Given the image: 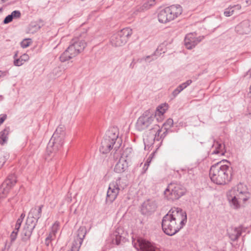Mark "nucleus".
<instances>
[{"mask_svg": "<svg viewBox=\"0 0 251 251\" xmlns=\"http://www.w3.org/2000/svg\"><path fill=\"white\" fill-rule=\"evenodd\" d=\"M59 225V223L56 222L51 227V232L50 233H52V235L54 236H55L56 233L57 232Z\"/></svg>", "mask_w": 251, "mask_h": 251, "instance_id": "nucleus-36", "label": "nucleus"}, {"mask_svg": "<svg viewBox=\"0 0 251 251\" xmlns=\"http://www.w3.org/2000/svg\"><path fill=\"white\" fill-rule=\"evenodd\" d=\"M155 119V115L150 110H146L138 119L135 125L136 129L139 131L149 128L151 130H154L157 126Z\"/></svg>", "mask_w": 251, "mask_h": 251, "instance_id": "nucleus-4", "label": "nucleus"}, {"mask_svg": "<svg viewBox=\"0 0 251 251\" xmlns=\"http://www.w3.org/2000/svg\"><path fill=\"white\" fill-rule=\"evenodd\" d=\"M6 157L1 153H0V169L2 167L4 163L6 162Z\"/></svg>", "mask_w": 251, "mask_h": 251, "instance_id": "nucleus-39", "label": "nucleus"}, {"mask_svg": "<svg viewBox=\"0 0 251 251\" xmlns=\"http://www.w3.org/2000/svg\"><path fill=\"white\" fill-rule=\"evenodd\" d=\"M135 64V62H134V60H133L132 62L130 63L129 67L131 68L134 67V65Z\"/></svg>", "mask_w": 251, "mask_h": 251, "instance_id": "nucleus-52", "label": "nucleus"}, {"mask_svg": "<svg viewBox=\"0 0 251 251\" xmlns=\"http://www.w3.org/2000/svg\"><path fill=\"white\" fill-rule=\"evenodd\" d=\"M157 207V203L155 200L148 199L142 205L141 211L144 215H150L156 210Z\"/></svg>", "mask_w": 251, "mask_h": 251, "instance_id": "nucleus-15", "label": "nucleus"}, {"mask_svg": "<svg viewBox=\"0 0 251 251\" xmlns=\"http://www.w3.org/2000/svg\"><path fill=\"white\" fill-rule=\"evenodd\" d=\"M118 137V131L114 128L108 130L101 141L100 151L102 154L108 153L114 147Z\"/></svg>", "mask_w": 251, "mask_h": 251, "instance_id": "nucleus-5", "label": "nucleus"}, {"mask_svg": "<svg viewBox=\"0 0 251 251\" xmlns=\"http://www.w3.org/2000/svg\"><path fill=\"white\" fill-rule=\"evenodd\" d=\"M2 10V8H0V12H1Z\"/></svg>", "mask_w": 251, "mask_h": 251, "instance_id": "nucleus-60", "label": "nucleus"}, {"mask_svg": "<svg viewBox=\"0 0 251 251\" xmlns=\"http://www.w3.org/2000/svg\"><path fill=\"white\" fill-rule=\"evenodd\" d=\"M247 75H249L250 77H251V69L249 70V71L247 73Z\"/></svg>", "mask_w": 251, "mask_h": 251, "instance_id": "nucleus-54", "label": "nucleus"}, {"mask_svg": "<svg viewBox=\"0 0 251 251\" xmlns=\"http://www.w3.org/2000/svg\"><path fill=\"white\" fill-rule=\"evenodd\" d=\"M64 141L51 137L47 147V152L49 155L53 156L59 151L63 144Z\"/></svg>", "mask_w": 251, "mask_h": 251, "instance_id": "nucleus-12", "label": "nucleus"}, {"mask_svg": "<svg viewBox=\"0 0 251 251\" xmlns=\"http://www.w3.org/2000/svg\"><path fill=\"white\" fill-rule=\"evenodd\" d=\"M182 12V8L180 5H172L161 10L158 14L160 23H167L178 17Z\"/></svg>", "mask_w": 251, "mask_h": 251, "instance_id": "nucleus-3", "label": "nucleus"}, {"mask_svg": "<svg viewBox=\"0 0 251 251\" xmlns=\"http://www.w3.org/2000/svg\"><path fill=\"white\" fill-rule=\"evenodd\" d=\"M127 167L128 163L126 160L120 158L115 166L114 171L117 173H121L125 171Z\"/></svg>", "mask_w": 251, "mask_h": 251, "instance_id": "nucleus-21", "label": "nucleus"}, {"mask_svg": "<svg viewBox=\"0 0 251 251\" xmlns=\"http://www.w3.org/2000/svg\"><path fill=\"white\" fill-rule=\"evenodd\" d=\"M77 50L71 44L61 54L59 57L60 61L64 62L75 57L79 54Z\"/></svg>", "mask_w": 251, "mask_h": 251, "instance_id": "nucleus-14", "label": "nucleus"}, {"mask_svg": "<svg viewBox=\"0 0 251 251\" xmlns=\"http://www.w3.org/2000/svg\"><path fill=\"white\" fill-rule=\"evenodd\" d=\"M13 231H17V230L16 229V226H15V229Z\"/></svg>", "mask_w": 251, "mask_h": 251, "instance_id": "nucleus-58", "label": "nucleus"}, {"mask_svg": "<svg viewBox=\"0 0 251 251\" xmlns=\"http://www.w3.org/2000/svg\"><path fill=\"white\" fill-rule=\"evenodd\" d=\"M151 162V160L149 158L146 162L145 163L144 166L143 167V171L142 172V174L145 173L146 171H147L148 167L150 165V163Z\"/></svg>", "mask_w": 251, "mask_h": 251, "instance_id": "nucleus-38", "label": "nucleus"}, {"mask_svg": "<svg viewBox=\"0 0 251 251\" xmlns=\"http://www.w3.org/2000/svg\"><path fill=\"white\" fill-rule=\"evenodd\" d=\"M17 182L14 174L9 175L0 186V199L5 198Z\"/></svg>", "mask_w": 251, "mask_h": 251, "instance_id": "nucleus-10", "label": "nucleus"}, {"mask_svg": "<svg viewBox=\"0 0 251 251\" xmlns=\"http://www.w3.org/2000/svg\"><path fill=\"white\" fill-rule=\"evenodd\" d=\"M234 10L232 9V6H230L226 8L224 11V15L226 17H229L233 14Z\"/></svg>", "mask_w": 251, "mask_h": 251, "instance_id": "nucleus-33", "label": "nucleus"}, {"mask_svg": "<svg viewBox=\"0 0 251 251\" xmlns=\"http://www.w3.org/2000/svg\"><path fill=\"white\" fill-rule=\"evenodd\" d=\"M87 232L85 226H81L77 230V238L73 243L81 247L83 239Z\"/></svg>", "mask_w": 251, "mask_h": 251, "instance_id": "nucleus-19", "label": "nucleus"}, {"mask_svg": "<svg viewBox=\"0 0 251 251\" xmlns=\"http://www.w3.org/2000/svg\"><path fill=\"white\" fill-rule=\"evenodd\" d=\"M13 21L12 17L10 15L7 16L3 21V24H8Z\"/></svg>", "mask_w": 251, "mask_h": 251, "instance_id": "nucleus-43", "label": "nucleus"}, {"mask_svg": "<svg viewBox=\"0 0 251 251\" xmlns=\"http://www.w3.org/2000/svg\"><path fill=\"white\" fill-rule=\"evenodd\" d=\"M235 190H231L227 194V199L230 204L233 206L235 209L238 208L240 207L239 201H242L244 202L248 200L249 197L247 196L248 192H240L239 194L235 195Z\"/></svg>", "mask_w": 251, "mask_h": 251, "instance_id": "nucleus-8", "label": "nucleus"}, {"mask_svg": "<svg viewBox=\"0 0 251 251\" xmlns=\"http://www.w3.org/2000/svg\"><path fill=\"white\" fill-rule=\"evenodd\" d=\"M155 0H149L145 2L141 6L137 8L136 11L142 12L150 9L152 6L155 4Z\"/></svg>", "mask_w": 251, "mask_h": 251, "instance_id": "nucleus-29", "label": "nucleus"}, {"mask_svg": "<svg viewBox=\"0 0 251 251\" xmlns=\"http://www.w3.org/2000/svg\"><path fill=\"white\" fill-rule=\"evenodd\" d=\"M18 232L19 230H17V231H12L11 233L10 236L11 244H12L16 239Z\"/></svg>", "mask_w": 251, "mask_h": 251, "instance_id": "nucleus-37", "label": "nucleus"}, {"mask_svg": "<svg viewBox=\"0 0 251 251\" xmlns=\"http://www.w3.org/2000/svg\"><path fill=\"white\" fill-rule=\"evenodd\" d=\"M180 92V91L178 88H176L172 93L173 98L176 97Z\"/></svg>", "mask_w": 251, "mask_h": 251, "instance_id": "nucleus-44", "label": "nucleus"}, {"mask_svg": "<svg viewBox=\"0 0 251 251\" xmlns=\"http://www.w3.org/2000/svg\"><path fill=\"white\" fill-rule=\"evenodd\" d=\"M53 235H52V233H50L48 236L46 237L45 239V244L47 246H49L50 244V243L52 238Z\"/></svg>", "mask_w": 251, "mask_h": 251, "instance_id": "nucleus-40", "label": "nucleus"}, {"mask_svg": "<svg viewBox=\"0 0 251 251\" xmlns=\"http://www.w3.org/2000/svg\"><path fill=\"white\" fill-rule=\"evenodd\" d=\"M64 130V126L63 125H59L56 129V130L54 132L51 137L64 141L65 135Z\"/></svg>", "mask_w": 251, "mask_h": 251, "instance_id": "nucleus-22", "label": "nucleus"}, {"mask_svg": "<svg viewBox=\"0 0 251 251\" xmlns=\"http://www.w3.org/2000/svg\"><path fill=\"white\" fill-rule=\"evenodd\" d=\"M120 181L121 178L119 177L116 181H113L109 184L107 192L106 202L112 203L117 198L120 190Z\"/></svg>", "mask_w": 251, "mask_h": 251, "instance_id": "nucleus-11", "label": "nucleus"}, {"mask_svg": "<svg viewBox=\"0 0 251 251\" xmlns=\"http://www.w3.org/2000/svg\"><path fill=\"white\" fill-rule=\"evenodd\" d=\"M43 207V204L35 206L30 209L28 213L29 215L32 216L36 219H39L42 216V211Z\"/></svg>", "mask_w": 251, "mask_h": 251, "instance_id": "nucleus-23", "label": "nucleus"}, {"mask_svg": "<svg viewBox=\"0 0 251 251\" xmlns=\"http://www.w3.org/2000/svg\"><path fill=\"white\" fill-rule=\"evenodd\" d=\"M192 82V81L191 79L187 80L186 82L181 83L180 84L182 88L184 90L185 88L189 86Z\"/></svg>", "mask_w": 251, "mask_h": 251, "instance_id": "nucleus-42", "label": "nucleus"}, {"mask_svg": "<svg viewBox=\"0 0 251 251\" xmlns=\"http://www.w3.org/2000/svg\"><path fill=\"white\" fill-rule=\"evenodd\" d=\"M187 222V214L185 211L179 207L170 209L163 218L162 227L164 232L173 236L178 232Z\"/></svg>", "mask_w": 251, "mask_h": 251, "instance_id": "nucleus-1", "label": "nucleus"}, {"mask_svg": "<svg viewBox=\"0 0 251 251\" xmlns=\"http://www.w3.org/2000/svg\"><path fill=\"white\" fill-rule=\"evenodd\" d=\"M213 146L215 147V149L212 152V154H220L222 155H224L225 154V152H226V151H224L225 148V145H224V146H223L222 143L216 141L214 142Z\"/></svg>", "mask_w": 251, "mask_h": 251, "instance_id": "nucleus-25", "label": "nucleus"}, {"mask_svg": "<svg viewBox=\"0 0 251 251\" xmlns=\"http://www.w3.org/2000/svg\"><path fill=\"white\" fill-rule=\"evenodd\" d=\"M176 88H178L180 91V92L183 90V88H182L180 85H179Z\"/></svg>", "mask_w": 251, "mask_h": 251, "instance_id": "nucleus-55", "label": "nucleus"}, {"mask_svg": "<svg viewBox=\"0 0 251 251\" xmlns=\"http://www.w3.org/2000/svg\"><path fill=\"white\" fill-rule=\"evenodd\" d=\"M155 129H156V132L155 134H154V141H162L163 139L160 137V132H162V129L160 128L159 126H158L157 125V126H156V128ZM162 142H161V143Z\"/></svg>", "mask_w": 251, "mask_h": 251, "instance_id": "nucleus-32", "label": "nucleus"}, {"mask_svg": "<svg viewBox=\"0 0 251 251\" xmlns=\"http://www.w3.org/2000/svg\"><path fill=\"white\" fill-rule=\"evenodd\" d=\"M25 214L24 212H23L21 214V215H20V217L18 218V219L23 221V220L25 218Z\"/></svg>", "mask_w": 251, "mask_h": 251, "instance_id": "nucleus-50", "label": "nucleus"}, {"mask_svg": "<svg viewBox=\"0 0 251 251\" xmlns=\"http://www.w3.org/2000/svg\"><path fill=\"white\" fill-rule=\"evenodd\" d=\"M164 129L165 130L163 132V133L160 132V137L162 138L163 140L164 138L166 136V135L168 134V130L167 128L165 127Z\"/></svg>", "mask_w": 251, "mask_h": 251, "instance_id": "nucleus-46", "label": "nucleus"}, {"mask_svg": "<svg viewBox=\"0 0 251 251\" xmlns=\"http://www.w3.org/2000/svg\"><path fill=\"white\" fill-rule=\"evenodd\" d=\"M32 27H35L36 29H39L40 28V26L38 25H33V24H31L30 25Z\"/></svg>", "mask_w": 251, "mask_h": 251, "instance_id": "nucleus-51", "label": "nucleus"}, {"mask_svg": "<svg viewBox=\"0 0 251 251\" xmlns=\"http://www.w3.org/2000/svg\"><path fill=\"white\" fill-rule=\"evenodd\" d=\"M38 220L28 215L25 226L34 229L38 223Z\"/></svg>", "mask_w": 251, "mask_h": 251, "instance_id": "nucleus-27", "label": "nucleus"}, {"mask_svg": "<svg viewBox=\"0 0 251 251\" xmlns=\"http://www.w3.org/2000/svg\"><path fill=\"white\" fill-rule=\"evenodd\" d=\"M160 112H161V113H162V114H163V113L165 112L164 110H163V112L160 111Z\"/></svg>", "mask_w": 251, "mask_h": 251, "instance_id": "nucleus-59", "label": "nucleus"}, {"mask_svg": "<svg viewBox=\"0 0 251 251\" xmlns=\"http://www.w3.org/2000/svg\"><path fill=\"white\" fill-rule=\"evenodd\" d=\"M154 134H150L144 138V143L145 148L148 147L149 148L151 147L155 142Z\"/></svg>", "mask_w": 251, "mask_h": 251, "instance_id": "nucleus-30", "label": "nucleus"}, {"mask_svg": "<svg viewBox=\"0 0 251 251\" xmlns=\"http://www.w3.org/2000/svg\"><path fill=\"white\" fill-rule=\"evenodd\" d=\"M22 222H23L22 221L19 220L18 219H17L16 225H15L16 229L17 230H19V229L21 227Z\"/></svg>", "mask_w": 251, "mask_h": 251, "instance_id": "nucleus-45", "label": "nucleus"}, {"mask_svg": "<svg viewBox=\"0 0 251 251\" xmlns=\"http://www.w3.org/2000/svg\"><path fill=\"white\" fill-rule=\"evenodd\" d=\"M157 50H156L155 51V52L153 54H152V55L147 56L145 57V60H147L148 59L150 58L151 57H153L154 55H157Z\"/></svg>", "mask_w": 251, "mask_h": 251, "instance_id": "nucleus-49", "label": "nucleus"}, {"mask_svg": "<svg viewBox=\"0 0 251 251\" xmlns=\"http://www.w3.org/2000/svg\"><path fill=\"white\" fill-rule=\"evenodd\" d=\"M10 132V127H6L0 132V144L3 145L7 142L8 135Z\"/></svg>", "mask_w": 251, "mask_h": 251, "instance_id": "nucleus-26", "label": "nucleus"}, {"mask_svg": "<svg viewBox=\"0 0 251 251\" xmlns=\"http://www.w3.org/2000/svg\"><path fill=\"white\" fill-rule=\"evenodd\" d=\"M186 189L182 185L175 182L170 183L164 191L165 197L170 201L178 200L185 195Z\"/></svg>", "mask_w": 251, "mask_h": 251, "instance_id": "nucleus-6", "label": "nucleus"}, {"mask_svg": "<svg viewBox=\"0 0 251 251\" xmlns=\"http://www.w3.org/2000/svg\"><path fill=\"white\" fill-rule=\"evenodd\" d=\"M232 168L228 165H223L221 162L213 165L209 170L211 181L217 184L224 185L232 179Z\"/></svg>", "mask_w": 251, "mask_h": 251, "instance_id": "nucleus-2", "label": "nucleus"}, {"mask_svg": "<svg viewBox=\"0 0 251 251\" xmlns=\"http://www.w3.org/2000/svg\"><path fill=\"white\" fill-rule=\"evenodd\" d=\"M0 99L1 100H2L3 99V97L2 95H0Z\"/></svg>", "mask_w": 251, "mask_h": 251, "instance_id": "nucleus-56", "label": "nucleus"}, {"mask_svg": "<svg viewBox=\"0 0 251 251\" xmlns=\"http://www.w3.org/2000/svg\"><path fill=\"white\" fill-rule=\"evenodd\" d=\"M132 243L138 251H159V249L150 242L140 237L133 239Z\"/></svg>", "mask_w": 251, "mask_h": 251, "instance_id": "nucleus-9", "label": "nucleus"}, {"mask_svg": "<svg viewBox=\"0 0 251 251\" xmlns=\"http://www.w3.org/2000/svg\"><path fill=\"white\" fill-rule=\"evenodd\" d=\"M242 232V227L231 228L230 231L228 232L229 238L232 241H235L238 239Z\"/></svg>", "mask_w": 251, "mask_h": 251, "instance_id": "nucleus-20", "label": "nucleus"}, {"mask_svg": "<svg viewBox=\"0 0 251 251\" xmlns=\"http://www.w3.org/2000/svg\"><path fill=\"white\" fill-rule=\"evenodd\" d=\"M18 51H17L16 52H15V54H14V56H13V58H14V60H15V59H17V58H17V57H18Z\"/></svg>", "mask_w": 251, "mask_h": 251, "instance_id": "nucleus-53", "label": "nucleus"}, {"mask_svg": "<svg viewBox=\"0 0 251 251\" xmlns=\"http://www.w3.org/2000/svg\"><path fill=\"white\" fill-rule=\"evenodd\" d=\"M236 31L240 34H248L251 30L250 22L245 20L235 27Z\"/></svg>", "mask_w": 251, "mask_h": 251, "instance_id": "nucleus-17", "label": "nucleus"}, {"mask_svg": "<svg viewBox=\"0 0 251 251\" xmlns=\"http://www.w3.org/2000/svg\"><path fill=\"white\" fill-rule=\"evenodd\" d=\"M11 17H12V19H17L20 18L21 17V13L19 10H14L10 14Z\"/></svg>", "mask_w": 251, "mask_h": 251, "instance_id": "nucleus-35", "label": "nucleus"}, {"mask_svg": "<svg viewBox=\"0 0 251 251\" xmlns=\"http://www.w3.org/2000/svg\"><path fill=\"white\" fill-rule=\"evenodd\" d=\"M203 38V36L197 37L195 33H188L186 35L184 39V45L187 49L191 50L194 48Z\"/></svg>", "mask_w": 251, "mask_h": 251, "instance_id": "nucleus-13", "label": "nucleus"}, {"mask_svg": "<svg viewBox=\"0 0 251 251\" xmlns=\"http://www.w3.org/2000/svg\"><path fill=\"white\" fill-rule=\"evenodd\" d=\"M118 148H119V146H115L114 147V149L116 150V151H117Z\"/></svg>", "mask_w": 251, "mask_h": 251, "instance_id": "nucleus-57", "label": "nucleus"}, {"mask_svg": "<svg viewBox=\"0 0 251 251\" xmlns=\"http://www.w3.org/2000/svg\"><path fill=\"white\" fill-rule=\"evenodd\" d=\"M231 6H232V9H234V11L235 10H239L241 9V6L240 5H239V4L234 5Z\"/></svg>", "mask_w": 251, "mask_h": 251, "instance_id": "nucleus-48", "label": "nucleus"}, {"mask_svg": "<svg viewBox=\"0 0 251 251\" xmlns=\"http://www.w3.org/2000/svg\"><path fill=\"white\" fill-rule=\"evenodd\" d=\"M125 235L126 233L124 232L123 228H117L111 235L112 243L116 245H119L122 243H125L126 241Z\"/></svg>", "mask_w": 251, "mask_h": 251, "instance_id": "nucleus-16", "label": "nucleus"}, {"mask_svg": "<svg viewBox=\"0 0 251 251\" xmlns=\"http://www.w3.org/2000/svg\"><path fill=\"white\" fill-rule=\"evenodd\" d=\"M33 230L25 226L21 233L22 240L25 242L29 240Z\"/></svg>", "mask_w": 251, "mask_h": 251, "instance_id": "nucleus-24", "label": "nucleus"}, {"mask_svg": "<svg viewBox=\"0 0 251 251\" xmlns=\"http://www.w3.org/2000/svg\"><path fill=\"white\" fill-rule=\"evenodd\" d=\"M6 118L7 115L6 114H2L0 115V125L4 122Z\"/></svg>", "mask_w": 251, "mask_h": 251, "instance_id": "nucleus-47", "label": "nucleus"}, {"mask_svg": "<svg viewBox=\"0 0 251 251\" xmlns=\"http://www.w3.org/2000/svg\"><path fill=\"white\" fill-rule=\"evenodd\" d=\"M29 58V56L27 54L24 53L22 55L20 58L15 59L14 60V65L16 66H21L24 64L25 61H27Z\"/></svg>", "mask_w": 251, "mask_h": 251, "instance_id": "nucleus-28", "label": "nucleus"}, {"mask_svg": "<svg viewBox=\"0 0 251 251\" xmlns=\"http://www.w3.org/2000/svg\"><path fill=\"white\" fill-rule=\"evenodd\" d=\"M31 43V41L30 39H25L21 42V46L23 48H26L28 47Z\"/></svg>", "mask_w": 251, "mask_h": 251, "instance_id": "nucleus-34", "label": "nucleus"}, {"mask_svg": "<svg viewBox=\"0 0 251 251\" xmlns=\"http://www.w3.org/2000/svg\"><path fill=\"white\" fill-rule=\"evenodd\" d=\"M132 149L131 148H126L122 154L121 158H124L126 159V158H127L130 157L131 154H132Z\"/></svg>", "mask_w": 251, "mask_h": 251, "instance_id": "nucleus-31", "label": "nucleus"}, {"mask_svg": "<svg viewBox=\"0 0 251 251\" xmlns=\"http://www.w3.org/2000/svg\"><path fill=\"white\" fill-rule=\"evenodd\" d=\"M70 44L73 45L76 50H78L79 53L83 51L87 46L86 41L81 38H75L73 39L71 41Z\"/></svg>", "mask_w": 251, "mask_h": 251, "instance_id": "nucleus-18", "label": "nucleus"}, {"mask_svg": "<svg viewBox=\"0 0 251 251\" xmlns=\"http://www.w3.org/2000/svg\"><path fill=\"white\" fill-rule=\"evenodd\" d=\"M249 1H250V2H251V0H247V2H249Z\"/></svg>", "mask_w": 251, "mask_h": 251, "instance_id": "nucleus-61", "label": "nucleus"}, {"mask_svg": "<svg viewBox=\"0 0 251 251\" xmlns=\"http://www.w3.org/2000/svg\"><path fill=\"white\" fill-rule=\"evenodd\" d=\"M174 124V122L173 119H168L166 122L163 124V126H165V127H166L168 126L169 127H171L173 126Z\"/></svg>", "mask_w": 251, "mask_h": 251, "instance_id": "nucleus-41", "label": "nucleus"}, {"mask_svg": "<svg viewBox=\"0 0 251 251\" xmlns=\"http://www.w3.org/2000/svg\"><path fill=\"white\" fill-rule=\"evenodd\" d=\"M132 33V30L130 28L126 27L121 29L111 36L112 45L114 47H120L125 45Z\"/></svg>", "mask_w": 251, "mask_h": 251, "instance_id": "nucleus-7", "label": "nucleus"}]
</instances>
